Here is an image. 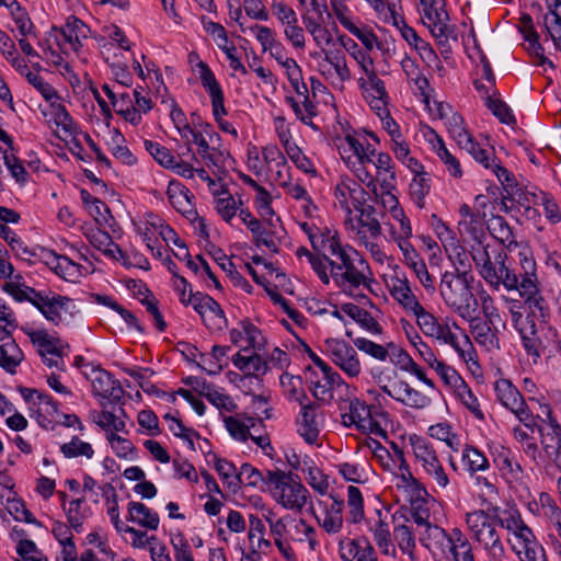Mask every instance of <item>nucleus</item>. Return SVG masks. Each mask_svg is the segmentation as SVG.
Segmentation results:
<instances>
[{"label": "nucleus", "mask_w": 561, "mask_h": 561, "mask_svg": "<svg viewBox=\"0 0 561 561\" xmlns=\"http://www.w3.org/2000/svg\"><path fill=\"white\" fill-rule=\"evenodd\" d=\"M520 267L522 272L518 273L516 287H513V290L518 291L519 297L534 312L538 310L543 316L546 300L541 295L536 262L533 257L520 254Z\"/></svg>", "instance_id": "nucleus-4"}, {"label": "nucleus", "mask_w": 561, "mask_h": 561, "mask_svg": "<svg viewBox=\"0 0 561 561\" xmlns=\"http://www.w3.org/2000/svg\"><path fill=\"white\" fill-rule=\"evenodd\" d=\"M347 522L351 524H358L364 518L365 515L364 500L359 489L354 485H350L347 488Z\"/></svg>", "instance_id": "nucleus-47"}, {"label": "nucleus", "mask_w": 561, "mask_h": 561, "mask_svg": "<svg viewBox=\"0 0 561 561\" xmlns=\"http://www.w3.org/2000/svg\"><path fill=\"white\" fill-rule=\"evenodd\" d=\"M266 227L263 229L256 238H254V242L257 247L264 245L272 252H278V244L276 240L282 238L280 232H284L280 227V219L277 217L276 219L270 218L268 221H265Z\"/></svg>", "instance_id": "nucleus-35"}, {"label": "nucleus", "mask_w": 561, "mask_h": 561, "mask_svg": "<svg viewBox=\"0 0 561 561\" xmlns=\"http://www.w3.org/2000/svg\"><path fill=\"white\" fill-rule=\"evenodd\" d=\"M373 377L379 385L383 393L388 394L390 398L394 399L396 401L400 402L405 407L422 410L431 404L430 397L412 388L405 380H398L393 382L391 386H387L382 383L381 371H379L378 374H375L373 371Z\"/></svg>", "instance_id": "nucleus-8"}, {"label": "nucleus", "mask_w": 561, "mask_h": 561, "mask_svg": "<svg viewBox=\"0 0 561 561\" xmlns=\"http://www.w3.org/2000/svg\"><path fill=\"white\" fill-rule=\"evenodd\" d=\"M297 433L308 444H314L320 434L318 404L304 403L296 417Z\"/></svg>", "instance_id": "nucleus-18"}, {"label": "nucleus", "mask_w": 561, "mask_h": 561, "mask_svg": "<svg viewBox=\"0 0 561 561\" xmlns=\"http://www.w3.org/2000/svg\"><path fill=\"white\" fill-rule=\"evenodd\" d=\"M67 518L70 526L80 533L83 522L89 516V511L84 506V501L81 499L72 500L66 510Z\"/></svg>", "instance_id": "nucleus-55"}, {"label": "nucleus", "mask_w": 561, "mask_h": 561, "mask_svg": "<svg viewBox=\"0 0 561 561\" xmlns=\"http://www.w3.org/2000/svg\"><path fill=\"white\" fill-rule=\"evenodd\" d=\"M330 500L331 503L320 502L322 511L316 516V519L325 533L336 535L342 530L344 525V501L334 494H330Z\"/></svg>", "instance_id": "nucleus-15"}, {"label": "nucleus", "mask_w": 561, "mask_h": 561, "mask_svg": "<svg viewBox=\"0 0 561 561\" xmlns=\"http://www.w3.org/2000/svg\"><path fill=\"white\" fill-rule=\"evenodd\" d=\"M46 264L65 280L76 282L81 276V266L67 256L51 252L47 255Z\"/></svg>", "instance_id": "nucleus-30"}, {"label": "nucleus", "mask_w": 561, "mask_h": 561, "mask_svg": "<svg viewBox=\"0 0 561 561\" xmlns=\"http://www.w3.org/2000/svg\"><path fill=\"white\" fill-rule=\"evenodd\" d=\"M460 148L470 153L472 158L477 162L481 163L485 169H490L495 165L496 158L494 157L493 150L481 148L480 145L474 141L472 136L470 137L469 145L460 146Z\"/></svg>", "instance_id": "nucleus-54"}, {"label": "nucleus", "mask_w": 561, "mask_h": 561, "mask_svg": "<svg viewBox=\"0 0 561 561\" xmlns=\"http://www.w3.org/2000/svg\"><path fill=\"white\" fill-rule=\"evenodd\" d=\"M368 274L370 268L363 257L343 270L334 266L331 271V277L341 291L356 299L366 297L360 288H369L371 279Z\"/></svg>", "instance_id": "nucleus-5"}, {"label": "nucleus", "mask_w": 561, "mask_h": 561, "mask_svg": "<svg viewBox=\"0 0 561 561\" xmlns=\"http://www.w3.org/2000/svg\"><path fill=\"white\" fill-rule=\"evenodd\" d=\"M410 440L415 459L425 474L432 480L435 488L446 490L450 484L449 477L432 444L417 436L411 437Z\"/></svg>", "instance_id": "nucleus-7"}, {"label": "nucleus", "mask_w": 561, "mask_h": 561, "mask_svg": "<svg viewBox=\"0 0 561 561\" xmlns=\"http://www.w3.org/2000/svg\"><path fill=\"white\" fill-rule=\"evenodd\" d=\"M24 359V354L15 340L5 331L0 339V367L13 375Z\"/></svg>", "instance_id": "nucleus-26"}, {"label": "nucleus", "mask_w": 561, "mask_h": 561, "mask_svg": "<svg viewBox=\"0 0 561 561\" xmlns=\"http://www.w3.org/2000/svg\"><path fill=\"white\" fill-rule=\"evenodd\" d=\"M390 294L402 308L410 313L421 310L422 305L417 297L414 295L410 282L405 276H394L391 278Z\"/></svg>", "instance_id": "nucleus-22"}, {"label": "nucleus", "mask_w": 561, "mask_h": 561, "mask_svg": "<svg viewBox=\"0 0 561 561\" xmlns=\"http://www.w3.org/2000/svg\"><path fill=\"white\" fill-rule=\"evenodd\" d=\"M215 469L220 476L224 483L227 484V486L236 493L238 491V470L236 466L226 460L218 458L215 462Z\"/></svg>", "instance_id": "nucleus-56"}, {"label": "nucleus", "mask_w": 561, "mask_h": 561, "mask_svg": "<svg viewBox=\"0 0 561 561\" xmlns=\"http://www.w3.org/2000/svg\"><path fill=\"white\" fill-rule=\"evenodd\" d=\"M548 422L539 426L541 434V444L549 457H556V461L561 459L559 454L561 449V426L557 420L552 417V413L548 411Z\"/></svg>", "instance_id": "nucleus-27"}, {"label": "nucleus", "mask_w": 561, "mask_h": 561, "mask_svg": "<svg viewBox=\"0 0 561 561\" xmlns=\"http://www.w3.org/2000/svg\"><path fill=\"white\" fill-rule=\"evenodd\" d=\"M199 393L218 409H224L228 412H232L236 409V404L232 402L229 396L218 391L216 388L206 383L205 381L201 385Z\"/></svg>", "instance_id": "nucleus-50"}, {"label": "nucleus", "mask_w": 561, "mask_h": 561, "mask_svg": "<svg viewBox=\"0 0 561 561\" xmlns=\"http://www.w3.org/2000/svg\"><path fill=\"white\" fill-rule=\"evenodd\" d=\"M549 12L545 16V26L549 35H561V0H547Z\"/></svg>", "instance_id": "nucleus-59"}, {"label": "nucleus", "mask_w": 561, "mask_h": 561, "mask_svg": "<svg viewBox=\"0 0 561 561\" xmlns=\"http://www.w3.org/2000/svg\"><path fill=\"white\" fill-rule=\"evenodd\" d=\"M490 233L501 243L511 245L514 241V234L508 222L502 216H493L488 225Z\"/></svg>", "instance_id": "nucleus-51"}, {"label": "nucleus", "mask_w": 561, "mask_h": 561, "mask_svg": "<svg viewBox=\"0 0 561 561\" xmlns=\"http://www.w3.org/2000/svg\"><path fill=\"white\" fill-rule=\"evenodd\" d=\"M32 343L37 347L42 358L48 355L64 354V344L58 339L50 336L44 330H30L26 332Z\"/></svg>", "instance_id": "nucleus-32"}, {"label": "nucleus", "mask_w": 561, "mask_h": 561, "mask_svg": "<svg viewBox=\"0 0 561 561\" xmlns=\"http://www.w3.org/2000/svg\"><path fill=\"white\" fill-rule=\"evenodd\" d=\"M330 359L350 378L362 371L360 360L355 348L343 340L328 339L324 342Z\"/></svg>", "instance_id": "nucleus-9"}, {"label": "nucleus", "mask_w": 561, "mask_h": 561, "mask_svg": "<svg viewBox=\"0 0 561 561\" xmlns=\"http://www.w3.org/2000/svg\"><path fill=\"white\" fill-rule=\"evenodd\" d=\"M355 210L359 211L358 224L360 228L366 229L371 238H377L381 234V226L376 217V209L373 205L366 203Z\"/></svg>", "instance_id": "nucleus-45"}, {"label": "nucleus", "mask_w": 561, "mask_h": 561, "mask_svg": "<svg viewBox=\"0 0 561 561\" xmlns=\"http://www.w3.org/2000/svg\"><path fill=\"white\" fill-rule=\"evenodd\" d=\"M202 321L211 332L221 331L227 327V318L218 302L202 317Z\"/></svg>", "instance_id": "nucleus-64"}, {"label": "nucleus", "mask_w": 561, "mask_h": 561, "mask_svg": "<svg viewBox=\"0 0 561 561\" xmlns=\"http://www.w3.org/2000/svg\"><path fill=\"white\" fill-rule=\"evenodd\" d=\"M350 412L357 421V428L360 431H368L370 433H380L382 430L378 423L371 417L370 410L364 401L354 399L350 402Z\"/></svg>", "instance_id": "nucleus-34"}, {"label": "nucleus", "mask_w": 561, "mask_h": 561, "mask_svg": "<svg viewBox=\"0 0 561 561\" xmlns=\"http://www.w3.org/2000/svg\"><path fill=\"white\" fill-rule=\"evenodd\" d=\"M411 255L412 257H408L407 261L408 266L414 272L415 276L422 286L426 289V291L434 293L436 289L435 283L428 273L425 262L420 257L417 252H410V256Z\"/></svg>", "instance_id": "nucleus-43"}, {"label": "nucleus", "mask_w": 561, "mask_h": 561, "mask_svg": "<svg viewBox=\"0 0 561 561\" xmlns=\"http://www.w3.org/2000/svg\"><path fill=\"white\" fill-rule=\"evenodd\" d=\"M322 251L329 252L336 259L329 261L331 271H333L334 266L341 267L343 270V267H347L362 257L354 248L347 244H342L336 232L330 234V239L324 241V248Z\"/></svg>", "instance_id": "nucleus-20"}, {"label": "nucleus", "mask_w": 561, "mask_h": 561, "mask_svg": "<svg viewBox=\"0 0 561 561\" xmlns=\"http://www.w3.org/2000/svg\"><path fill=\"white\" fill-rule=\"evenodd\" d=\"M422 5V22L428 28L431 35H447L448 14L444 9L443 0H430Z\"/></svg>", "instance_id": "nucleus-17"}, {"label": "nucleus", "mask_w": 561, "mask_h": 561, "mask_svg": "<svg viewBox=\"0 0 561 561\" xmlns=\"http://www.w3.org/2000/svg\"><path fill=\"white\" fill-rule=\"evenodd\" d=\"M503 523L504 511H501L499 506L476 510L466 514V524L471 538L481 547L489 561L505 559Z\"/></svg>", "instance_id": "nucleus-1"}, {"label": "nucleus", "mask_w": 561, "mask_h": 561, "mask_svg": "<svg viewBox=\"0 0 561 561\" xmlns=\"http://www.w3.org/2000/svg\"><path fill=\"white\" fill-rule=\"evenodd\" d=\"M273 495L283 507L297 512L304 508L310 497L306 486L291 473Z\"/></svg>", "instance_id": "nucleus-11"}, {"label": "nucleus", "mask_w": 561, "mask_h": 561, "mask_svg": "<svg viewBox=\"0 0 561 561\" xmlns=\"http://www.w3.org/2000/svg\"><path fill=\"white\" fill-rule=\"evenodd\" d=\"M271 9L273 14L294 33L297 28L296 12L284 0H272Z\"/></svg>", "instance_id": "nucleus-57"}, {"label": "nucleus", "mask_w": 561, "mask_h": 561, "mask_svg": "<svg viewBox=\"0 0 561 561\" xmlns=\"http://www.w3.org/2000/svg\"><path fill=\"white\" fill-rule=\"evenodd\" d=\"M420 542L434 556H444L450 547L451 536L437 525H430L417 534Z\"/></svg>", "instance_id": "nucleus-25"}, {"label": "nucleus", "mask_w": 561, "mask_h": 561, "mask_svg": "<svg viewBox=\"0 0 561 561\" xmlns=\"http://www.w3.org/2000/svg\"><path fill=\"white\" fill-rule=\"evenodd\" d=\"M447 551L453 553L455 561H474L471 543L458 529L454 530Z\"/></svg>", "instance_id": "nucleus-44"}, {"label": "nucleus", "mask_w": 561, "mask_h": 561, "mask_svg": "<svg viewBox=\"0 0 561 561\" xmlns=\"http://www.w3.org/2000/svg\"><path fill=\"white\" fill-rule=\"evenodd\" d=\"M393 454H391L387 448L382 446H378L374 455L378 462L382 466V468L387 471L394 472L396 469L401 471V480L403 482V486L410 490L416 499H423L427 495L425 486L413 477L411 473L407 460L404 458V453L397 444H392Z\"/></svg>", "instance_id": "nucleus-6"}, {"label": "nucleus", "mask_w": 561, "mask_h": 561, "mask_svg": "<svg viewBox=\"0 0 561 561\" xmlns=\"http://www.w3.org/2000/svg\"><path fill=\"white\" fill-rule=\"evenodd\" d=\"M506 259L507 255L505 253H497L493 268L490 272H484L486 274L484 280L494 288H499L500 285H503L507 290H513V287H516L518 273L506 265Z\"/></svg>", "instance_id": "nucleus-21"}, {"label": "nucleus", "mask_w": 561, "mask_h": 561, "mask_svg": "<svg viewBox=\"0 0 561 561\" xmlns=\"http://www.w3.org/2000/svg\"><path fill=\"white\" fill-rule=\"evenodd\" d=\"M435 339L450 345L463 360L473 359V345L468 334L460 329L456 321H453L450 325L443 324L442 332Z\"/></svg>", "instance_id": "nucleus-16"}, {"label": "nucleus", "mask_w": 561, "mask_h": 561, "mask_svg": "<svg viewBox=\"0 0 561 561\" xmlns=\"http://www.w3.org/2000/svg\"><path fill=\"white\" fill-rule=\"evenodd\" d=\"M288 535L299 542L307 541L310 550H316L318 547L316 529L311 525L307 524L302 518L295 519L290 517Z\"/></svg>", "instance_id": "nucleus-37"}, {"label": "nucleus", "mask_w": 561, "mask_h": 561, "mask_svg": "<svg viewBox=\"0 0 561 561\" xmlns=\"http://www.w3.org/2000/svg\"><path fill=\"white\" fill-rule=\"evenodd\" d=\"M360 88L366 99L388 98L383 81L375 72H367L366 78L360 79Z\"/></svg>", "instance_id": "nucleus-52"}, {"label": "nucleus", "mask_w": 561, "mask_h": 561, "mask_svg": "<svg viewBox=\"0 0 561 561\" xmlns=\"http://www.w3.org/2000/svg\"><path fill=\"white\" fill-rule=\"evenodd\" d=\"M367 195L366 190L348 176H342L335 187V197L348 216L352 214L351 206L354 209L363 206L367 201Z\"/></svg>", "instance_id": "nucleus-14"}, {"label": "nucleus", "mask_w": 561, "mask_h": 561, "mask_svg": "<svg viewBox=\"0 0 561 561\" xmlns=\"http://www.w3.org/2000/svg\"><path fill=\"white\" fill-rule=\"evenodd\" d=\"M32 295L37 302L36 308L48 321L55 324L62 322L68 316L72 314L75 304L66 296L33 293Z\"/></svg>", "instance_id": "nucleus-10"}, {"label": "nucleus", "mask_w": 561, "mask_h": 561, "mask_svg": "<svg viewBox=\"0 0 561 561\" xmlns=\"http://www.w3.org/2000/svg\"><path fill=\"white\" fill-rule=\"evenodd\" d=\"M493 460L502 477L511 486L520 488L526 485L525 471L510 448L504 446L497 448Z\"/></svg>", "instance_id": "nucleus-13"}, {"label": "nucleus", "mask_w": 561, "mask_h": 561, "mask_svg": "<svg viewBox=\"0 0 561 561\" xmlns=\"http://www.w3.org/2000/svg\"><path fill=\"white\" fill-rule=\"evenodd\" d=\"M413 316L416 317L417 325L425 335L435 339V336L442 332L443 324L438 322L433 313L426 311L423 306L421 310L414 312Z\"/></svg>", "instance_id": "nucleus-53"}, {"label": "nucleus", "mask_w": 561, "mask_h": 561, "mask_svg": "<svg viewBox=\"0 0 561 561\" xmlns=\"http://www.w3.org/2000/svg\"><path fill=\"white\" fill-rule=\"evenodd\" d=\"M167 195L171 205L187 219L194 220L198 217L192 204L190 191L178 181H170Z\"/></svg>", "instance_id": "nucleus-24"}, {"label": "nucleus", "mask_w": 561, "mask_h": 561, "mask_svg": "<svg viewBox=\"0 0 561 561\" xmlns=\"http://www.w3.org/2000/svg\"><path fill=\"white\" fill-rule=\"evenodd\" d=\"M341 310L368 331L374 333L381 332L379 323L371 317V314L367 310H364L354 304H344L342 305Z\"/></svg>", "instance_id": "nucleus-42"}, {"label": "nucleus", "mask_w": 561, "mask_h": 561, "mask_svg": "<svg viewBox=\"0 0 561 561\" xmlns=\"http://www.w3.org/2000/svg\"><path fill=\"white\" fill-rule=\"evenodd\" d=\"M473 275L471 273L455 274L445 272L442 275L439 293L445 304L459 317H466L470 308L479 306L472 293Z\"/></svg>", "instance_id": "nucleus-2"}, {"label": "nucleus", "mask_w": 561, "mask_h": 561, "mask_svg": "<svg viewBox=\"0 0 561 561\" xmlns=\"http://www.w3.org/2000/svg\"><path fill=\"white\" fill-rule=\"evenodd\" d=\"M93 393L102 399H107L111 402H121L124 397V389L118 380L103 370L99 369L96 376L92 381Z\"/></svg>", "instance_id": "nucleus-23"}, {"label": "nucleus", "mask_w": 561, "mask_h": 561, "mask_svg": "<svg viewBox=\"0 0 561 561\" xmlns=\"http://www.w3.org/2000/svg\"><path fill=\"white\" fill-rule=\"evenodd\" d=\"M428 174L414 176L410 184V195L415 205L420 208L425 206V197L430 193Z\"/></svg>", "instance_id": "nucleus-58"}, {"label": "nucleus", "mask_w": 561, "mask_h": 561, "mask_svg": "<svg viewBox=\"0 0 561 561\" xmlns=\"http://www.w3.org/2000/svg\"><path fill=\"white\" fill-rule=\"evenodd\" d=\"M89 242L98 250L102 251L106 256L112 259H118L117 254L121 259L125 257V254L121 250V248L114 243L112 237L108 232L100 229V228H91L84 232Z\"/></svg>", "instance_id": "nucleus-29"}, {"label": "nucleus", "mask_w": 561, "mask_h": 561, "mask_svg": "<svg viewBox=\"0 0 561 561\" xmlns=\"http://www.w3.org/2000/svg\"><path fill=\"white\" fill-rule=\"evenodd\" d=\"M414 529L411 525L398 524L394 526L393 536L398 542L399 548L403 553L409 554L411 559H414L415 538Z\"/></svg>", "instance_id": "nucleus-46"}, {"label": "nucleus", "mask_w": 561, "mask_h": 561, "mask_svg": "<svg viewBox=\"0 0 561 561\" xmlns=\"http://www.w3.org/2000/svg\"><path fill=\"white\" fill-rule=\"evenodd\" d=\"M549 42L550 37H524L522 46L533 56L535 64L539 66L548 65L549 68H553L552 62L545 56V45Z\"/></svg>", "instance_id": "nucleus-39"}, {"label": "nucleus", "mask_w": 561, "mask_h": 561, "mask_svg": "<svg viewBox=\"0 0 561 561\" xmlns=\"http://www.w3.org/2000/svg\"><path fill=\"white\" fill-rule=\"evenodd\" d=\"M445 125L459 147L469 145L472 135L466 129L465 119L460 114L453 112L445 119Z\"/></svg>", "instance_id": "nucleus-41"}, {"label": "nucleus", "mask_w": 561, "mask_h": 561, "mask_svg": "<svg viewBox=\"0 0 561 561\" xmlns=\"http://www.w3.org/2000/svg\"><path fill=\"white\" fill-rule=\"evenodd\" d=\"M94 422L108 433L123 432L125 422L114 413L103 410L94 416Z\"/></svg>", "instance_id": "nucleus-63"}, {"label": "nucleus", "mask_w": 561, "mask_h": 561, "mask_svg": "<svg viewBox=\"0 0 561 561\" xmlns=\"http://www.w3.org/2000/svg\"><path fill=\"white\" fill-rule=\"evenodd\" d=\"M466 317H461L469 323V329L477 343L486 347L488 350L500 348V340L497 336L499 330L494 324H490L486 320L477 316L478 306L470 308Z\"/></svg>", "instance_id": "nucleus-12"}, {"label": "nucleus", "mask_w": 561, "mask_h": 561, "mask_svg": "<svg viewBox=\"0 0 561 561\" xmlns=\"http://www.w3.org/2000/svg\"><path fill=\"white\" fill-rule=\"evenodd\" d=\"M462 460L471 474L478 471H485L490 467L485 455L473 446H466L463 448Z\"/></svg>", "instance_id": "nucleus-49"}, {"label": "nucleus", "mask_w": 561, "mask_h": 561, "mask_svg": "<svg viewBox=\"0 0 561 561\" xmlns=\"http://www.w3.org/2000/svg\"><path fill=\"white\" fill-rule=\"evenodd\" d=\"M431 134L435 138V142H433V147L439 157V159L444 162L446 165L448 172L454 178H461L462 176V170L460 167L459 160L449 152V150L446 148L444 140L440 136H438L434 130H431Z\"/></svg>", "instance_id": "nucleus-38"}, {"label": "nucleus", "mask_w": 561, "mask_h": 561, "mask_svg": "<svg viewBox=\"0 0 561 561\" xmlns=\"http://www.w3.org/2000/svg\"><path fill=\"white\" fill-rule=\"evenodd\" d=\"M243 339H245L249 344L248 347L242 350L243 352H247L249 348L260 351L265 346V339L260 329L249 320L240 321L239 328H233L230 331V340L234 345H239Z\"/></svg>", "instance_id": "nucleus-28"}, {"label": "nucleus", "mask_w": 561, "mask_h": 561, "mask_svg": "<svg viewBox=\"0 0 561 561\" xmlns=\"http://www.w3.org/2000/svg\"><path fill=\"white\" fill-rule=\"evenodd\" d=\"M280 383L285 390L287 398L291 401L298 402L300 405L305 403L307 394L302 388V379L299 376L283 374L280 376Z\"/></svg>", "instance_id": "nucleus-48"}, {"label": "nucleus", "mask_w": 561, "mask_h": 561, "mask_svg": "<svg viewBox=\"0 0 561 561\" xmlns=\"http://www.w3.org/2000/svg\"><path fill=\"white\" fill-rule=\"evenodd\" d=\"M488 108L496 116L501 123L506 125L515 124V117L511 108L500 99H493L489 91H485Z\"/></svg>", "instance_id": "nucleus-61"}, {"label": "nucleus", "mask_w": 561, "mask_h": 561, "mask_svg": "<svg viewBox=\"0 0 561 561\" xmlns=\"http://www.w3.org/2000/svg\"><path fill=\"white\" fill-rule=\"evenodd\" d=\"M494 389L500 402L508 410L516 408L524 399L519 391L507 379L497 380Z\"/></svg>", "instance_id": "nucleus-40"}, {"label": "nucleus", "mask_w": 561, "mask_h": 561, "mask_svg": "<svg viewBox=\"0 0 561 561\" xmlns=\"http://www.w3.org/2000/svg\"><path fill=\"white\" fill-rule=\"evenodd\" d=\"M127 519L151 530H156L160 522L159 515L140 502L128 504Z\"/></svg>", "instance_id": "nucleus-33"}, {"label": "nucleus", "mask_w": 561, "mask_h": 561, "mask_svg": "<svg viewBox=\"0 0 561 561\" xmlns=\"http://www.w3.org/2000/svg\"><path fill=\"white\" fill-rule=\"evenodd\" d=\"M503 525L504 530L515 537L517 543L513 545V549L522 561H548L543 547L537 541L518 511H504Z\"/></svg>", "instance_id": "nucleus-3"}, {"label": "nucleus", "mask_w": 561, "mask_h": 561, "mask_svg": "<svg viewBox=\"0 0 561 561\" xmlns=\"http://www.w3.org/2000/svg\"><path fill=\"white\" fill-rule=\"evenodd\" d=\"M298 119L302 123L312 125V117L317 115L316 105L310 101L308 95H304L301 103L297 102L294 98H287Z\"/></svg>", "instance_id": "nucleus-60"}, {"label": "nucleus", "mask_w": 561, "mask_h": 561, "mask_svg": "<svg viewBox=\"0 0 561 561\" xmlns=\"http://www.w3.org/2000/svg\"><path fill=\"white\" fill-rule=\"evenodd\" d=\"M319 70L332 85L340 89H343V83L351 78L345 59L322 60L319 62Z\"/></svg>", "instance_id": "nucleus-31"}, {"label": "nucleus", "mask_w": 561, "mask_h": 561, "mask_svg": "<svg viewBox=\"0 0 561 561\" xmlns=\"http://www.w3.org/2000/svg\"><path fill=\"white\" fill-rule=\"evenodd\" d=\"M314 39L324 55L323 60L345 59L347 43L344 42V37H314Z\"/></svg>", "instance_id": "nucleus-36"}, {"label": "nucleus", "mask_w": 561, "mask_h": 561, "mask_svg": "<svg viewBox=\"0 0 561 561\" xmlns=\"http://www.w3.org/2000/svg\"><path fill=\"white\" fill-rule=\"evenodd\" d=\"M145 149L162 167L170 169L174 165L175 158L170 150L158 142L145 140Z\"/></svg>", "instance_id": "nucleus-62"}, {"label": "nucleus", "mask_w": 561, "mask_h": 561, "mask_svg": "<svg viewBox=\"0 0 561 561\" xmlns=\"http://www.w3.org/2000/svg\"><path fill=\"white\" fill-rule=\"evenodd\" d=\"M339 550L344 561H378L374 547L364 537L340 540Z\"/></svg>", "instance_id": "nucleus-19"}]
</instances>
